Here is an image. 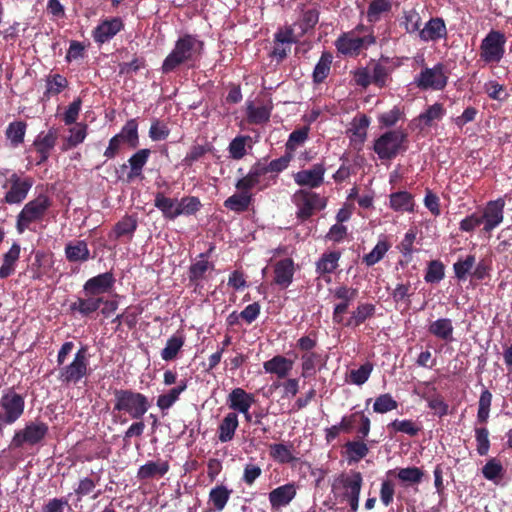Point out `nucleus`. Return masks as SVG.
Here are the masks:
<instances>
[{
    "instance_id": "obj_1",
    "label": "nucleus",
    "mask_w": 512,
    "mask_h": 512,
    "mask_svg": "<svg viewBox=\"0 0 512 512\" xmlns=\"http://www.w3.org/2000/svg\"><path fill=\"white\" fill-rule=\"evenodd\" d=\"M204 46V42L196 35L183 34L176 40L173 49L164 59L161 67L162 73L174 72L181 65H187L189 68L196 67L202 58Z\"/></svg>"
},
{
    "instance_id": "obj_2",
    "label": "nucleus",
    "mask_w": 512,
    "mask_h": 512,
    "mask_svg": "<svg viewBox=\"0 0 512 512\" xmlns=\"http://www.w3.org/2000/svg\"><path fill=\"white\" fill-rule=\"evenodd\" d=\"M74 349L72 341H66L57 354L59 366L58 380L63 384H77L89 373V353L86 345L81 346L74 354L73 360L65 364L68 355Z\"/></svg>"
},
{
    "instance_id": "obj_3",
    "label": "nucleus",
    "mask_w": 512,
    "mask_h": 512,
    "mask_svg": "<svg viewBox=\"0 0 512 512\" xmlns=\"http://www.w3.org/2000/svg\"><path fill=\"white\" fill-rule=\"evenodd\" d=\"M113 418L117 422V413L128 415L133 420H140L148 412L150 402L146 395L132 389H115L113 391Z\"/></svg>"
},
{
    "instance_id": "obj_4",
    "label": "nucleus",
    "mask_w": 512,
    "mask_h": 512,
    "mask_svg": "<svg viewBox=\"0 0 512 512\" xmlns=\"http://www.w3.org/2000/svg\"><path fill=\"white\" fill-rule=\"evenodd\" d=\"M408 143L405 131L388 130L374 140L373 150L380 160H393L407 151Z\"/></svg>"
},
{
    "instance_id": "obj_5",
    "label": "nucleus",
    "mask_w": 512,
    "mask_h": 512,
    "mask_svg": "<svg viewBox=\"0 0 512 512\" xmlns=\"http://www.w3.org/2000/svg\"><path fill=\"white\" fill-rule=\"evenodd\" d=\"M292 202L296 206V218L305 222L317 211L325 209L327 198L310 189L302 188L292 195Z\"/></svg>"
},
{
    "instance_id": "obj_6",
    "label": "nucleus",
    "mask_w": 512,
    "mask_h": 512,
    "mask_svg": "<svg viewBox=\"0 0 512 512\" xmlns=\"http://www.w3.org/2000/svg\"><path fill=\"white\" fill-rule=\"evenodd\" d=\"M52 202L46 194H39L36 198L27 202L17 215L16 230L22 234L34 222L41 221L46 215Z\"/></svg>"
},
{
    "instance_id": "obj_7",
    "label": "nucleus",
    "mask_w": 512,
    "mask_h": 512,
    "mask_svg": "<svg viewBox=\"0 0 512 512\" xmlns=\"http://www.w3.org/2000/svg\"><path fill=\"white\" fill-rule=\"evenodd\" d=\"M0 434L6 425L14 424L24 414L25 398L13 387L3 391L0 398Z\"/></svg>"
},
{
    "instance_id": "obj_8",
    "label": "nucleus",
    "mask_w": 512,
    "mask_h": 512,
    "mask_svg": "<svg viewBox=\"0 0 512 512\" xmlns=\"http://www.w3.org/2000/svg\"><path fill=\"white\" fill-rule=\"evenodd\" d=\"M33 184L32 177H23L17 172H12L2 184V188L6 189L3 202L9 205L21 204L26 199Z\"/></svg>"
},
{
    "instance_id": "obj_9",
    "label": "nucleus",
    "mask_w": 512,
    "mask_h": 512,
    "mask_svg": "<svg viewBox=\"0 0 512 512\" xmlns=\"http://www.w3.org/2000/svg\"><path fill=\"white\" fill-rule=\"evenodd\" d=\"M505 35L491 30L480 44V59L486 64H498L505 54Z\"/></svg>"
},
{
    "instance_id": "obj_10",
    "label": "nucleus",
    "mask_w": 512,
    "mask_h": 512,
    "mask_svg": "<svg viewBox=\"0 0 512 512\" xmlns=\"http://www.w3.org/2000/svg\"><path fill=\"white\" fill-rule=\"evenodd\" d=\"M448 71L443 63H437L432 68L425 67L415 77L414 84L421 90H443L448 83Z\"/></svg>"
},
{
    "instance_id": "obj_11",
    "label": "nucleus",
    "mask_w": 512,
    "mask_h": 512,
    "mask_svg": "<svg viewBox=\"0 0 512 512\" xmlns=\"http://www.w3.org/2000/svg\"><path fill=\"white\" fill-rule=\"evenodd\" d=\"M49 427L44 422H29L23 429L17 430L11 440L10 448H21L25 444L34 446L45 439Z\"/></svg>"
},
{
    "instance_id": "obj_12",
    "label": "nucleus",
    "mask_w": 512,
    "mask_h": 512,
    "mask_svg": "<svg viewBox=\"0 0 512 512\" xmlns=\"http://www.w3.org/2000/svg\"><path fill=\"white\" fill-rule=\"evenodd\" d=\"M298 42L299 39L294 33L292 26L280 27L274 34L273 48L269 56L279 64L287 58L291 52L292 45Z\"/></svg>"
},
{
    "instance_id": "obj_13",
    "label": "nucleus",
    "mask_w": 512,
    "mask_h": 512,
    "mask_svg": "<svg viewBox=\"0 0 512 512\" xmlns=\"http://www.w3.org/2000/svg\"><path fill=\"white\" fill-rule=\"evenodd\" d=\"M504 207L505 201L502 198L487 202L482 214H480L483 232L490 233L503 222Z\"/></svg>"
},
{
    "instance_id": "obj_14",
    "label": "nucleus",
    "mask_w": 512,
    "mask_h": 512,
    "mask_svg": "<svg viewBox=\"0 0 512 512\" xmlns=\"http://www.w3.org/2000/svg\"><path fill=\"white\" fill-rule=\"evenodd\" d=\"M326 168L324 163H316L310 169L300 170L293 175L294 182L300 187L306 189H315L324 183Z\"/></svg>"
},
{
    "instance_id": "obj_15",
    "label": "nucleus",
    "mask_w": 512,
    "mask_h": 512,
    "mask_svg": "<svg viewBox=\"0 0 512 512\" xmlns=\"http://www.w3.org/2000/svg\"><path fill=\"white\" fill-rule=\"evenodd\" d=\"M374 42L375 38L373 36L358 37L353 36L352 33H343L335 41V47L340 54L358 55L365 45Z\"/></svg>"
},
{
    "instance_id": "obj_16",
    "label": "nucleus",
    "mask_w": 512,
    "mask_h": 512,
    "mask_svg": "<svg viewBox=\"0 0 512 512\" xmlns=\"http://www.w3.org/2000/svg\"><path fill=\"white\" fill-rule=\"evenodd\" d=\"M358 290L356 288L341 285L335 288L334 297L340 302L334 306L332 319L335 324L343 323L344 314L348 311L349 305L356 299Z\"/></svg>"
},
{
    "instance_id": "obj_17",
    "label": "nucleus",
    "mask_w": 512,
    "mask_h": 512,
    "mask_svg": "<svg viewBox=\"0 0 512 512\" xmlns=\"http://www.w3.org/2000/svg\"><path fill=\"white\" fill-rule=\"evenodd\" d=\"M320 12L316 7H307L301 5L297 20L291 25L294 33L300 39L308 32L312 31L319 21Z\"/></svg>"
},
{
    "instance_id": "obj_18",
    "label": "nucleus",
    "mask_w": 512,
    "mask_h": 512,
    "mask_svg": "<svg viewBox=\"0 0 512 512\" xmlns=\"http://www.w3.org/2000/svg\"><path fill=\"white\" fill-rule=\"evenodd\" d=\"M124 29L123 20L120 17H112L102 20L92 31V37L97 44L110 41L117 33Z\"/></svg>"
},
{
    "instance_id": "obj_19",
    "label": "nucleus",
    "mask_w": 512,
    "mask_h": 512,
    "mask_svg": "<svg viewBox=\"0 0 512 512\" xmlns=\"http://www.w3.org/2000/svg\"><path fill=\"white\" fill-rule=\"evenodd\" d=\"M115 277L111 271L98 274L89 278L83 285V291L86 296H97L108 293L115 284Z\"/></svg>"
},
{
    "instance_id": "obj_20",
    "label": "nucleus",
    "mask_w": 512,
    "mask_h": 512,
    "mask_svg": "<svg viewBox=\"0 0 512 512\" xmlns=\"http://www.w3.org/2000/svg\"><path fill=\"white\" fill-rule=\"evenodd\" d=\"M359 424L357 429L358 438L365 439L371 428V421L363 411H356L350 415L343 416L340 421V427L343 428V432L350 433L356 424Z\"/></svg>"
},
{
    "instance_id": "obj_21",
    "label": "nucleus",
    "mask_w": 512,
    "mask_h": 512,
    "mask_svg": "<svg viewBox=\"0 0 512 512\" xmlns=\"http://www.w3.org/2000/svg\"><path fill=\"white\" fill-rule=\"evenodd\" d=\"M212 250L213 247H210L208 252L201 253L199 255L201 259L191 264L189 267L188 279L190 284L194 285L195 288L202 287L201 281L205 279L206 273L214 270V264L206 259Z\"/></svg>"
},
{
    "instance_id": "obj_22",
    "label": "nucleus",
    "mask_w": 512,
    "mask_h": 512,
    "mask_svg": "<svg viewBox=\"0 0 512 512\" xmlns=\"http://www.w3.org/2000/svg\"><path fill=\"white\" fill-rule=\"evenodd\" d=\"M296 486L294 483H287L273 489L269 493V502L273 510H279L287 506L296 496Z\"/></svg>"
},
{
    "instance_id": "obj_23",
    "label": "nucleus",
    "mask_w": 512,
    "mask_h": 512,
    "mask_svg": "<svg viewBox=\"0 0 512 512\" xmlns=\"http://www.w3.org/2000/svg\"><path fill=\"white\" fill-rule=\"evenodd\" d=\"M447 36V28L444 20L440 17L431 18L419 31V37L422 41H438Z\"/></svg>"
},
{
    "instance_id": "obj_24",
    "label": "nucleus",
    "mask_w": 512,
    "mask_h": 512,
    "mask_svg": "<svg viewBox=\"0 0 512 512\" xmlns=\"http://www.w3.org/2000/svg\"><path fill=\"white\" fill-rule=\"evenodd\" d=\"M255 402V397L252 393L246 392L242 388L233 389L227 399L230 409L240 413H247L252 404Z\"/></svg>"
},
{
    "instance_id": "obj_25",
    "label": "nucleus",
    "mask_w": 512,
    "mask_h": 512,
    "mask_svg": "<svg viewBox=\"0 0 512 512\" xmlns=\"http://www.w3.org/2000/svg\"><path fill=\"white\" fill-rule=\"evenodd\" d=\"M138 227V220L135 215H125L113 227L109 238L119 240L126 237L129 241L132 240L135 231Z\"/></svg>"
},
{
    "instance_id": "obj_26",
    "label": "nucleus",
    "mask_w": 512,
    "mask_h": 512,
    "mask_svg": "<svg viewBox=\"0 0 512 512\" xmlns=\"http://www.w3.org/2000/svg\"><path fill=\"white\" fill-rule=\"evenodd\" d=\"M65 257L70 263H84L91 258L88 244L85 240L70 241L65 245Z\"/></svg>"
},
{
    "instance_id": "obj_27",
    "label": "nucleus",
    "mask_w": 512,
    "mask_h": 512,
    "mask_svg": "<svg viewBox=\"0 0 512 512\" xmlns=\"http://www.w3.org/2000/svg\"><path fill=\"white\" fill-rule=\"evenodd\" d=\"M274 283L281 288H287L293 281L294 261L292 258L279 260L274 266Z\"/></svg>"
},
{
    "instance_id": "obj_28",
    "label": "nucleus",
    "mask_w": 512,
    "mask_h": 512,
    "mask_svg": "<svg viewBox=\"0 0 512 512\" xmlns=\"http://www.w3.org/2000/svg\"><path fill=\"white\" fill-rule=\"evenodd\" d=\"M376 306L372 303H360L352 311L350 317L340 323L345 327L356 328L362 325L367 319L372 318L375 315Z\"/></svg>"
},
{
    "instance_id": "obj_29",
    "label": "nucleus",
    "mask_w": 512,
    "mask_h": 512,
    "mask_svg": "<svg viewBox=\"0 0 512 512\" xmlns=\"http://www.w3.org/2000/svg\"><path fill=\"white\" fill-rule=\"evenodd\" d=\"M294 362L282 355H276L263 363L266 373L275 374L279 379H284L293 368Z\"/></svg>"
},
{
    "instance_id": "obj_30",
    "label": "nucleus",
    "mask_w": 512,
    "mask_h": 512,
    "mask_svg": "<svg viewBox=\"0 0 512 512\" xmlns=\"http://www.w3.org/2000/svg\"><path fill=\"white\" fill-rule=\"evenodd\" d=\"M103 297L87 296L86 298L78 297L75 302L70 304V311L72 313H79L82 317H89L96 312L101 304H103Z\"/></svg>"
},
{
    "instance_id": "obj_31",
    "label": "nucleus",
    "mask_w": 512,
    "mask_h": 512,
    "mask_svg": "<svg viewBox=\"0 0 512 512\" xmlns=\"http://www.w3.org/2000/svg\"><path fill=\"white\" fill-rule=\"evenodd\" d=\"M344 492L342 494V500L350 499L351 497L360 496L363 477L358 471H352L350 475L342 476L339 479Z\"/></svg>"
},
{
    "instance_id": "obj_32",
    "label": "nucleus",
    "mask_w": 512,
    "mask_h": 512,
    "mask_svg": "<svg viewBox=\"0 0 512 512\" xmlns=\"http://www.w3.org/2000/svg\"><path fill=\"white\" fill-rule=\"evenodd\" d=\"M100 480L101 476L95 473H92L91 476L81 478L78 482L77 487L74 489V492L77 495L78 500H81L83 497L89 495H92V499H97L102 494L101 490L95 491Z\"/></svg>"
},
{
    "instance_id": "obj_33",
    "label": "nucleus",
    "mask_w": 512,
    "mask_h": 512,
    "mask_svg": "<svg viewBox=\"0 0 512 512\" xmlns=\"http://www.w3.org/2000/svg\"><path fill=\"white\" fill-rule=\"evenodd\" d=\"M151 150L148 148L139 149L129 159L130 171L127 174L128 180L143 178V168L147 164Z\"/></svg>"
},
{
    "instance_id": "obj_34",
    "label": "nucleus",
    "mask_w": 512,
    "mask_h": 512,
    "mask_svg": "<svg viewBox=\"0 0 512 512\" xmlns=\"http://www.w3.org/2000/svg\"><path fill=\"white\" fill-rule=\"evenodd\" d=\"M154 206L161 211L163 217L168 220H174L179 217V205L176 198H169L162 192L155 194Z\"/></svg>"
},
{
    "instance_id": "obj_35",
    "label": "nucleus",
    "mask_w": 512,
    "mask_h": 512,
    "mask_svg": "<svg viewBox=\"0 0 512 512\" xmlns=\"http://www.w3.org/2000/svg\"><path fill=\"white\" fill-rule=\"evenodd\" d=\"M370 124V119L365 114L360 115L353 119L351 123V128L349 132H351V142L355 147L361 149L367 137V128Z\"/></svg>"
},
{
    "instance_id": "obj_36",
    "label": "nucleus",
    "mask_w": 512,
    "mask_h": 512,
    "mask_svg": "<svg viewBox=\"0 0 512 512\" xmlns=\"http://www.w3.org/2000/svg\"><path fill=\"white\" fill-rule=\"evenodd\" d=\"M389 206L396 212H414L415 201L408 191H397L389 196Z\"/></svg>"
},
{
    "instance_id": "obj_37",
    "label": "nucleus",
    "mask_w": 512,
    "mask_h": 512,
    "mask_svg": "<svg viewBox=\"0 0 512 512\" xmlns=\"http://www.w3.org/2000/svg\"><path fill=\"white\" fill-rule=\"evenodd\" d=\"M169 471V463L167 461H148L140 466L137 471L138 480H148L156 477H162Z\"/></svg>"
},
{
    "instance_id": "obj_38",
    "label": "nucleus",
    "mask_w": 512,
    "mask_h": 512,
    "mask_svg": "<svg viewBox=\"0 0 512 512\" xmlns=\"http://www.w3.org/2000/svg\"><path fill=\"white\" fill-rule=\"evenodd\" d=\"M301 376L303 378H309L315 376L317 369L320 370L325 365L326 360L322 354L316 353H304L301 356Z\"/></svg>"
},
{
    "instance_id": "obj_39",
    "label": "nucleus",
    "mask_w": 512,
    "mask_h": 512,
    "mask_svg": "<svg viewBox=\"0 0 512 512\" xmlns=\"http://www.w3.org/2000/svg\"><path fill=\"white\" fill-rule=\"evenodd\" d=\"M21 247L13 243L10 249L3 255V263L0 267V279H6L15 272V266L19 260Z\"/></svg>"
},
{
    "instance_id": "obj_40",
    "label": "nucleus",
    "mask_w": 512,
    "mask_h": 512,
    "mask_svg": "<svg viewBox=\"0 0 512 512\" xmlns=\"http://www.w3.org/2000/svg\"><path fill=\"white\" fill-rule=\"evenodd\" d=\"M187 389V380L182 379L178 382L177 386L171 388L167 393L161 394L157 398V406L161 411L168 410L175 402L179 400L181 393Z\"/></svg>"
},
{
    "instance_id": "obj_41",
    "label": "nucleus",
    "mask_w": 512,
    "mask_h": 512,
    "mask_svg": "<svg viewBox=\"0 0 512 512\" xmlns=\"http://www.w3.org/2000/svg\"><path fill=\"white\" fill-rule=\"evenodd\" d=\"M252 201L253 195L251 192L244 191L243 193L240 191L228 197L224 201V207L236 213H243L249 209Z\"/></svg>"
},
{
    "instance_id": "obj_42",
    "label": "nucleus",
    "mask_w": 512,
    "mask_h": 512,
    "mask_svg": "<svg viewBox=\"0 0 512 512\" xmlns=\"http://www.w3.org/2000/svg\"><path fill=\"white\" fill-rule=\"evenodd\" d=\"M238 416L234 412L228 413L220 422L218 427V439L222 443L231 441L234 438L235 431L238 428Z\"/></svg>"
},
{
    "instance_id": "obj_43",
    "label": "nucleus",
    "mask_w": 512,
    "mask_h": 512,
    "mask_svg": "<svg viewBox=\"0 0 512 512\" xmlns=\"http://www.w3.org/2000/svg\"><path fill=\"white\" fill-rule=\"evenodd\" d=\"M340 258V251H330L323 253L316 262V272L319 275L334 273L339 266L338 262Z\"/></svg>"
},
{
    "instance_id": "obj_44",
    "label": "nucleus",
    "mask_w": 512,
    "mask_h": 512,
    "mask_svg": "<svg viewBox=\"0 0 512 512\" xmlns=\"http://www.w3.org/2000/svg\"><path fill=\"white\" fill-rule=\"evenodd\" d=\"M293 445L273 443L269 445L270 457L279 464H289L298 461L292 453Z\"/></svg>"
},
{
    "instance_id": "obj_45",
    "label": "nucleus",
    "mask_w": 512,
    "mask_h": 512,
    "mask_svg": "<svg viewBox=\"0 0 512 512\" xmlns=\"http://www.w3.org/2000/svg\"><path fill=\"white\" fill-rule=\"evenodd\" d=\"M387 429L391 437L398 432L407 434L410 437H415L422 430V426L411 419H395L387 425Z\"/></svg>"
},
{
    "instance_id": "obj_46",
    "label": "nucleus",
    "mask_w": 512,
    "mask_h": 512,
    "mask_svg": "<svg viewBox=\"0 0 512 512\" xmlns=\"http://www.w3.org/2000/svg\"><path fill=\"white\" fill-rule=\"evenodd\" d=\"M363 440L359 438L345 443V454L350 464L357 463L368 455L369 447Z\"/></svg>"
},
{
    "instance_id": "obj_47",
    "label": "nucleus",
    "mask_w": 512,
    "mask_h": 512,
    "mask_svg": "<svg viewBox=\"0 0 512 512\" xmlns=\"http://www.w3.org/2000/svg\"><path fill=\"white\" fill-rule=\"evenodd\" d=\"M453 330V324L449 318L437 319L428 326V332L430 334L444 341L452 340Z\"/></svg>"
},
{
    "instance_id": "obj_48",
    "label": "nucleus",
    "mask_w": 512,
    "mask_h": 512,
    "mask_svg": "<svg viewBox=\"0 0 512 512\" xmlns=\"http://www.w3.org/2000/svg\"><path fill=\"white\" fill-rule=\"evenodd\" d=\"M248 175L256 186L259 185V190L266 189L277 181V175H270L269 177H266L267 172L264 168V164H261L260 162L255 163L251 167Z\"/></svg>"
},
{
    "instance_id": "obj_49",
    "label": "nucleus",
    "mask_w": 512,
    "mask_h": 512,
    "mask_svg": "<svg viewBox=\"0 0 512 512\" xmlns=\"http://www.w3.org/2000/svg\"><path fill=\"white\" fill-rule=\"evenodd\" d=\"M213 145L205 141L203 144L195 143L193 144L189 151L186 153L185 157L182 160L183 165L191 167L197 161L203 159L206 154L211 153L213 151Z\"/></svg>"
},
{
    "instance_id": "obj_50",
    "label": "nucleus",
    "mask_w": 512,
    "mask_h": 512,
    "mask_svg": "<svg viewBox=\"0 0 512 512\" xmlns=\"http://www.w3.org/2000/svg\"><path fill=\"white\" fill-rule=\"evenodd\" d=\"M231 493L232 490L228 489L225 485H216L209 492V503L213 505L214 510L220 512L224 510L226 504L230 499Z\"/></svg>"
},
{
    "instance_id": "obj_51",
    "label": "nucleus",
    "mask_w": 512,
    "mask_h": 512,
    "mask_svg": "<svg viewBox=\"0 0 512 512\" xmlns=\"http://www.w3.org/2000/svg\"><path fill=\"white\" fill-rule=\"evenodd\" d=\"M370 71L372 75L373 85L378 88H384L391 80V68L383 65L380 61H371Z\"/></svg>"
},
{
    "instance_id": "obj_52",
    "label": "nucleus",
    "mask_w": 512,
    "mask_h": 512,
    "mask_svg": "<svg viewBox=\"0 0 512 512\" xmlns=\"http://www.w3.org/2000/svg\"><path fill=\"white\" fill-rule=\"evenodd\" d=\"M333 56L330 52H323L319 61L315 65L313 70L312 78L315 84H321L328 77L331 64H332Z\"/></svg>"
},
{
    "instance_id": "obj_53",
    "label": "nucleus",
    "mask_w": 512,
    "mask_h": 512,
    "mask_svg": "<svg viewBox=\"0 0 512 512\" xmlns=\"http://www.w3.org/2000/svg\"><path fill=\"white\" fill-rule=\"evenodd\" d=\"M185 343V337L182 334L172 335L166 342V346L161 351V358L164 361L174 360Z\"/></svg>"
},
{
    "instance_id": "obj_54",
    "label": "nucleus",
    "mask_w": 512,
    "mask_h": 512,
    "mask_svg": "<svg viewBox=\"0 0 512 512\" xmlns=\"http://www.w3.org/2000/svg\"><path fill=\"white\" fill-rule=\"evenodd\" d=\"M423 398L426 400L428 407L440 418L449 413V405L445 402L443 396L437 392L436 388L432 389V393L423 395Z\"/></svg>"
},
{
    "instance_id": "obj_55",
    "label": "nucleus",
    "mask_w": 512,
    "mask_h": 512,
    "mask_svg": "<svg viewBox=\"0 0 512 512\" xmlns=\"http://www.w3.org/2000/svg\"><path fill=\"white\" fill-rule=\"evenodd\" d=\"M58 138V132L55 128H51L46 134L41 132L34 140V147L36 152H45L50 154V151L55 147Z\"/></svg>"
},
{
    "instance_id": "obj_56",
    "label": "nucleus",
    "mask_w": 512,
    "mask_h": 512,
    "mask_svg": "<svg viewBox=\"0 0 512 512\" xmlns=\"http://www.w3.org/2000/svg\"><path fill=\"white\" fill-rule=\"evenodd\" d=\"M26 129L27 123L21 120L13 121L8 125L5 135L12 147H18L24 142Z\"/></svg>"
},
{
    "instance_id": "obj_57",
    "label": "nucleus",
    "mask_w": 512,
    "mask_h": 512,
    "mask_svg": "<svg viewBox=\"0 0 512 512\" xmlns=\"http://www.w3.org/2000/svg\"><path fill=\"white\" fill-rule=\"evenodd\" d=\"M68 80L61 74H50L46 78V90L44 91V97L50 98L60 94L63 90L68 87Z\"/></svg>"
},
{
    "instance_id": "obj_58",
    "label": "nucleus",
    "mask_w": 512,
    "mask_h": 512,
    "mask_svg": "<svg viewBox=\"0 0 512 512\" xmlns=\"http://www.w3.org/2000/svg\"><path fill=\"white\" fill-rule=\"evenodd\" d=\"M390 247L391 244L386 239L379 240L371 252L363 256V263L368 267L377 264L384 258Z\"/></svg>"
},
{
    "instance_id": "obj_59",
    "label": "nucleus",
    "mask_w": 512,
    "mask_h": 512,
    "mask_svg": "<svg viewBox=\"0 0 512 512\" xmlns=\"http://www.w3.org/2000/svg\"><path fill=\"white\" fill-rule=\"evenodd\" d=\"M116 135L120 136L123 142H127L131 148H136L139 145L138 123L136 119L128 120L120 133Z\"/></svg>"
},
{
    "instance_id": "obj_60",
    "label": "nucleus",
    "mask_w": 512,
    "mask_h": 512,
    "mask_svg": "<svg viewBox=\"0 0 512 512\" xmlns=\"http://www.w3.org/2000/svg\"><path fill=\"white\" fill-rule=\"evenodd\" d=\"M392 9L391 1L372 0L368 6L366 17L368 22L376 23L380 20L381 14L390 12Z\"/></svg>"
},
{
    "instance_id": "obj_61",
    "label": "nucleus",
    "mask_w": 512,
    "mask_h": 512,
    "mask_svg": "<svg viewBox=\"0 0 512 512\" xmlns=\"http://www.w3.org/2000/svg\"><path fill=\"white\" fill-rule=\"evenodd\" d=\"M271 108L267 106L255 107L253 104L247 107V120L250 124H264L269 121Z\"/></svg>"
},
{
    "instance_id": "obj_62",
    "label": "nucleus",
    "mask_w": 512,
    "mask_h": 512,
    "mask_svg": "<svg viewBox=\"0 0 512 512\" xmlns=\"http://www.w3.org/2000/svg\"><path fill=\"white\" fill-rule=\"evenodd\" d=\"M445 277V266L440 260L428 262L424 280L427 283H439Z\"/></svg>"
},
{
    "instance_id": "obj_63",
    "label": "nucleus",
    "mask_w": 512,
    "mask_h": 512,
    "mask_svg": "<svg viewBox=\"0 0 512 512\" xmlns=\"http://www.w3.org/2000/svg\"><path fill=\"white\" fill-rule=\"evenodd\" d=\"M373 369L374 365L372 362H365L358 369H353L350 371V382L358 386L365 384L368 381Z\"/></svg>"
},
{
    "instance_id": "obj_64",
    "label": "nucleus",
    "mask_w": 512,
    "mask_h": 512,
    "mask_svg": "<svg viewBox=\"0 0 512 512\" xmlns=\"http://www.w3.org/2000/svg\"><path fill=\"white\" fill-rule=\"evenodd\" d=\"M398 407L397 401L389 393L379 395L373 404V411L375 413L384 414L389 411L395 410Z\"/></svg>"
}]
</instances>
